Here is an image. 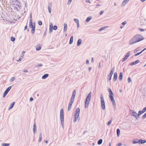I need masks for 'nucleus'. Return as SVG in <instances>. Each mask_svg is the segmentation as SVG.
I'll use <instances>...</instances> for the list:
<instances>
[{
	"instance_id": "f257e3e1",
	"label": "nucleus",
	"mask_w": 146,
	"mask_h": 146,
	"mask_svg": "<svg viewBox=\"0 0 146 146\" xmlns=\"http://www.w3.org/2000/svg\"><path fill=\"white\" fill-rule=\"evenodd\" d=\"M144 39V37L141 35L140 34L136 35L129 41V44L132 45L134 43L142 40Z\"/></svg>"
},
{
	"instance_id": "f03ea898",
	"label": "nucleus",
	"mask_w": 146,
	"mask_h": 146,
	"mask_svg": "<svg viewBox=\"0 0 146 146\" xmlns=\"http://www.w3.org/2000/svg\"><path fill=\"white\" fill-rule=\"evenodd\" d=\"M80 110V109L79 108H77L75 111L73 118V121L74 123L78 121H79Z\"/></svg>"
},
{
	"instance_id": "7ed1b4c3",
	"label": "nucleus",
	"mask_w": 146,
	"mask_h": 146,
	"mask_svg": "<svg viewBox=\"0 0 146 146\" xmlns=\"http://www.w3.org/2000/svg\"><path fill=\"white\" fill-rule=\"evenodd\" d=\"M29 26V28L31 29V33H33L35 30V23H33V22L32 17H31L30 19Z\"/></svg>"
},
{
	"instance_id": "20e7f679",
	"label": "nucleus",
	"mask_w": 146,
	"mask_h": 146,
	"mask_svg": "<svg viewBox=\"0 0 146 146\" xmlns=\"http://www.w3.org/2000/svg\"><path fill=\"white\" fill-rule=\"evenodd\" d=\"M60 116L61 124L62 127H63L64 124V110L62 108L60 109Z\"/></svg>"
},
{
	"instance_id": "39448f33",
	"label": "nucleus",
	"mask_w": 146,
	"mask_h": 146,
	"mask_svg": "<svg viewBox=\"0 0 146 146\" xmlns=\"http://www.w3.org/2000/svg\"><path fill=\"white\" fill-rule=\"evenodd\" d=\"M75 94L76 92L74 91L73 93V94L70 100V102L68 105V111H70L71 109L72 105L74 100Z\"/></svg>"
},
{
	"instance_id": "423d86ee",
	"label": "nucleus",
	"mask_w": 146,
	"mask_h": 146,
	"mask_svg": "<svg viewBox=\"0 0 146 146\" xmlns=\"http://www.w3.org/2000/svg\"><path fill=\"white\" fill-rule=\"evenodd\" d=\"M91 98V94L89 93L86 100V101L85 102V107L87 108L89 104L90 98Z\"/></svg>"
},
{
	"instance_id": "0eeeda50",
	"label": "nucleus",
	"mask_w": 146,
	"mask_h": 146,
	"mask_svg": "<svg viewBox=\"0 0 146 146\" xmlns=\"http://www.w3.org/2000/svg\"><path fill=\"white\" fill-rule=\"evenodd\" d=\"M130 112L131 115L135 117L137 119H138L139 118V117L137 116V113L134 110H130Z\"/></svg>"
},
{
	"instance_id": "6e6552de",
	"label": "nucleus",
	"mask_w": 146,
	"mask_h": 146,
	"mask_svg": "<svg viewBox=\"0 0 146 146\" xmlns=\"http://www.w3.org/2000/svg\"><path fill=\"white\" fill-rule=\"evenodd\" d=\"M101 96V106L103 110H104L105 109V102L103 97Z\"/></svg>"
},
{
	"instance_id": "1a4fd4ad",
	"label": "nucleus",
	"mask_w": 146,
	"mask_h": 146,
	"mask_svg": "<svg viewBox=\"0 0 146 146\" xmlns=\"http://www.w3.org/2000/svg\"><path fill=\"white\" fill-rule=\"evenodd\" d=\"M130 52L129 51H128L126 55L125 56V57L123 58V59L122 60V62H123L125 61V60H126L127 58H128V57L130 55Z\"/></svg>"
},
{
	"instance_id": "9d476101",
	"label": "nucleus",
	"mask_w": 146,
	"mask_h": 146,
	"mask_svg": "<svg viewBox=\"0 0 146 146\" xmlns=\"http://www.w3.org/2000/svg\"><path fill=\"white\" fill-rule=\"evenodd\" d=\"M108 90L110 94L109 97L110 98H113V94L110 88H108Z\"/></svg>"
},
{
	"instance_id": "9b49d317",
	"label": "nucleus",
	"mask_w": 146,
	"mask_h": 146,
	"mask_svg": "<svg viewBox=\"0 0 146 146\" xmlns=\"http://www.w3.org/2000/svg\"><path fill=\"white\" fill-rule=\"evenodd\" d=\"M53 25L52 23H50L49 25V32L51 33L53 31Z\"/></svg>"
},
{
	"instance_id": "f8f14e48",
	"label": "nucleus",
	"mask_w": 146,
	"mask_h": 146,
	"mask_svg": "<svg viewBox=\"0 0 146 146\" xmlns=\"http://www.w3.org/2000/svg\"><path fill=\"white\" fill-rule=\"evenodd\" d=\"M110 99L111 100V102H112V103L113 106V108L114 110H115L116 108V106L115 102L114 99V98H110Z\"/></svg>"
},
{
	"instance_id": "ddd939ff",
	"label": "nucleus",
	"mask_w": 146,
	"mask_h": 146,
	"mask_svg": "<svg viewBox=\"0 0 146 146\" xmlns=\"http://www.w3.org/2000/svg\"><path fill=\"white\" fill-rule=\"evenodd\" d=\"M74 21L77 24V27H79L80 26L79 20L77 19H74Z\"/></svg>"
},
{
	"instance_id": "4468645a",
	"label": "nucleus",
	"mask_w": 146,
	"mask_h": 146,
	"mask_svg": "<svg viewBox=\"0 0 146 146\" xmlns=\"http://www.w3.org/2000/svg\"><path fill=\"white\" fill-rule=\"evenodd\" d=\"M63 30L64 32H65L67 30V25L66 23H64L63 24Z\"/></svg>"
},
{
	"instance_id": "2eb2a0df",
	"label": "nucleus",
	"mask_w": 146,
	"mask_h": 146,
	"mask_svg": "<svg viewBox=\"0 0 146 146\" xmlns=\"http://www.w3.org/2000/svg\"><path fill=\"white\" fill-rule=\"evenodd\" d=\"M140 61L139 60H137L135 61L131 62V65L132 66L133 65H135L137 63L139 62Z\"/></svg>"
},
{
	"instance_id": "dca6fc26",
	"label": "nucleus",
	"mask_w": 146,
	"mask_h": 146,
	"mask_svg": "<svg viewBox=\"0 0 146 146\" xmlns=\"http://www.w3.org/2000/svg\"><path fill=\"white\" fill-rule=\"evenodd\" d=\"M117 73L115 72L114 74L113 80L115 81L117 80Z\"/></svg>"
},
{
	"instance_id": "f3484780",
	"label": "nucleus",
	"mask_w": 146,
	"mask_h": 146,
	"mask_svg": "<svg viewBox=\"0 0 146 146\" xmlns=\"http://www.w3.org/2000/svg\"><path fill=\"white\" fill-rule=\"evenodd\" d=\"M82 40L81 39H79L77 42V46H79L82 43Z\"/></svg>"
},
{
	"instance_id": "a211bd4d",
	"label": "nucleus",
	"mask_w": 146,
	"mask_h": 146,
	"mask_svg": "<svg viewBox=\"0 0 146 146\" xmlns=\"http://www.w3.org/2000/svg\"><path fill=\"white\" fill-rule=\"evenodd\" d=\"M146 50V48H144L142 51H141L140 52H138L137 54H135L134 55L135 56H137L138 55H139L140 54H141L144 51Z\"/></svg>"
},
{
	"instance_id": "6ab92c4d",
	"label": "nucleus",
	"mask_w": 146,
	"mask_h": 146,
	"mask_svg": "<svg viewBox=\"0 0 146 146\" xmlns=\"http://www.w3.org/2000/svg\"><path fill=\"white\" fill-rule=\"evenodd\" d=\"M92 16H89L88 17L86 20V21L87 23L88 22L90 21L92 19Z\"/></svg>"
},
{
	"instance_id": "aec40b11",
	"label": "nucleus",
	"mask_w": 146,
	"mask_h": 146,
	"mask_svg": "<svg viewBox=\"0 0 146 146\" xmlns=\"http://www.w3.org/2000/svg\"><path fill=\"white\" fill-rule=\"evenodd\" d=\"M41 46L40 45H38L36 46V50L37 51L40 50L41 49Z\"/></svg>"
},
{
	"instance_id": "412c9836",
	"label": "nucleus",
	"mask_w": 146,
	"mask_h": 146,
	"mask_svg": "<svg viewBox=\"0 0 146 146\" xmlns=\"http://www.w3.org/2000/svg\"><path fill=\"white\" fill-rule=\"evenodd\" d=\"M15 104V102H13L11 103L9 107V109L10 110L12 108Z\"/></svg>"
},
{
	"instance_id": "4be33fe9",
	"label": "nucleus",
	"mask_w": 146,
	"mask_h": 146,
	"mask_svg": "<svg viewBox=\"0 0 146 146\" xmlns=\"http://www.w3.org/2000/svg\"><path fill=\"white\" fill-rule=\"evenodd\" d=\"M129 0H124L121 4L123 6H124Z\"/></svg>"
},
{
	"instance_id": "5701e85b",
	"label": "nucleus",
	"mask_w": 146,
	"mask_h": 146,
	"mask_svg": "<svg viewBox=\"0 0 146 146\" xmlns=\"http://www.w3.org/2000/svg\"><path fill=\"white\" fill-rule=\"evenodd\" d=\"M139 143L141 144H143L146 142V140H143L142 139H139Z\"/></svg>"
},
{
	"instance_id": "b1692460",
	"label": "nucleus",
	"mask_w": 146,
	"mask_h": 146,
	"mask_svg": "<svg viewBox=\"0 0 146 146\" xmlns=\"http://www.w3.org/2000/svg\"><path fill=\"white\" fill-rule=\"evenodd\" d=\"M123 78V73L122 72L120 73L119 78L120 80H122Z\"/></svg>"
},
{
	"instance_id": "393cba45",
	"label": "nucleus",
	"mask_w": 146,
	"mask_h": 146,
	"mask_svg": "<svg viewBox=\"0 0 146 146\" xmlns=\"http://www.w3.org/2000/svg\"><path fill=\"white\" fill-rule=\"evenodd\" d=\"M74 40V38L73 36H72L70 39V40L69 42V44H71L73 43Z\"/></svg>"
},
{
	"instance_id": "a878e982",
	"label": "nucleus",
	"mask_w": 146,
	"mask_h": 146,
	"mask_svg": "<svg viewBox=\"0 0 146 146\" xmlns=\"http://www.w3.org/2000/svg\"><path fill=\"white\" fill-rule=\"evenodd\" d=\"M48 76V74H46L43 75L42 77V78L43 79H45Z\"/></svg>"
},
{
	"instance_id": "bb28decb",
	"label": "nucleus",
	"mask_w": 146,
	"mask_h": 146,
	"mask_svg": "<svg viewBox=\"0 0 146 146\" xmlns=\"http://www.w3.org/2000/svg\"><path fill=\"white\" fill-rule=\"evenodd\" d=\"M114 68L111 69V71L110 73V74L109 75L112 76V75L113 74V72H114Z\"/></svg>"
},
{
	"instance_id": "cd10ccee",
	"label": "nucleus",
	"mask_w": 146,
	"mask_h": 146,
	"mask_svg": "<svg viewBox=\"0 0 146 146\" xmlns=\"http://www.w3.org/2000/svg\"><path fill=\"white\" fill-rule=\"evenodd\" d=\"M144 113V112L142 110L141 111L139 110L138 111V114H137V116L138 117H139V116L141 115L142 113Z\"/></svg>"
},
{
	"instance_id": "c85d7f7f",
	"label": "nucleus",
	"mask_w": 146,
	"mask_h": 146,
	"mask_svg": "<svg viewBox=\"0 0 146 146\" xmlns=\"http://www.w3.org/2000/svg\"><path fill=\"white\" fill-rule=\"evenodd\" d=\"M116 131L117 136L119 137L120 134V131L119 129H117Z\"/></svg>"
},
{
	"instance_id": "c756f323",
	"label": "nucleus",
	"mask_w": 146,
	"mask_h": 146,
	"mask_svg": "<svg viewBox=\"0 0 146 146\" xmlns=\"http://www.w3.org/2000/svg\"><path fill=\"white\" fill-rule=\"evenodd\" d=\"M139 139H136L135 140L133 141V144L137 143H139Z\"/></svg>"
},
{
	"instance_id": "7c9ffc66",
	"label": "nucleus",
	"mask_w": 146,
	"mask_h": 146,
	"mask_svg": "<svg viewBox=\"0 0 146 146\" xmlns=\"http://www.w3.org/2000/svg\"><path fill=\"white\" fill-rule=\"evenodd\" d=\"M140 49V47H138L135 50H134V52L135 53H136L137 52V51L139 50Z\"/></svg>"
},
{
	"instance_id": "2f4dec72",
	"label": "nucleus",
	"mask_w": 146,
	"mask_h": 146,
	"mask_svg": "<svg viewBox=\"0 0 146 146\" xmlns=\"http://www.w3.org/2000/svg\"><path fill=\"white\" fill-rule=\"evenodd\" d=\"M42 140V136L41 135H40L39 136L38 139V141L40 142Z\"/></svg>"
},
{
	"instance_id": "473e14b6",
	"label": "nucleus",
	"mask_w": 146,
	"mask_h": 146,
	"mask_svg": "<svg viewBox=\"0 0 146 146\" xmlns=\"http://www.w3.org/2000/svg\"><path fill=\"white\" fill-rule=\"evenodd\" d=\"M15 80V78L14 77H11L10 80H9V81L11 82H13V81Z\"/></svg>"
},
{
	"instance_id": "72a5a7b5",
	"label": "nucleus",
	"mask_w": 146,
	"mask_h": 146,
	"mask_svg": "<svg viewBox=\"0 0 146 146\" xmlns=\"http://www.w3.org/2000/svg\"><path fill=\"white\" fill-rule=\"evenodd\" d=\"M57 28L58 27L56 25H54L53 27V30H56L57 29Z\"/></svg>"
},
{
	"instance_id": "f704fd0d",
	"label": "nucleus",
	"mask_w": 146,
	"mask_h": 146,
	"mask_svg": "<svg viewBox=\"0 0 146 146\" xmlns=\"http://www.w3.org/2000/svg\"><path fill=\"white\" fill-rule=\"evenodd\" d=\"M8 93H6V92H5L3 93V98H5L6 95H7Z\"/></svg>"
},
{
	"instance_id": "c9c22d12",
	"label": "nucleus",
	"mask_w": 146,
	"mask_h": 146,
	"mask_svg": "<svg viewBox=\"0 0 146 146\" xmlns=\"http://www.w3.org/2000/svg\"><path fill=\"white\" fill-rule=\"evenodd\" d=\"M146 117V113L144 114L142 117V118L143 119H144Z\"/></svg>"
},
{
	"instance_id": "e433bc0d",
	"label": "nucleus",
	"mask_w": 146,
	"mask_h": 146,
	"mask_svg": "<svg viewBox=\"0 0 146 146\" xmlns=\"http://www.w3.org/2000/svg\"><path fill=\"white\" fill-rule=\"evenodd\" d=\"M11 88V86H9L8 87L6 90H7V91H8V92H9V91L10 90Z\"/></svg>"
},
{
	"instance_id": "4c0bfd02",
	"label": "nucleus",
	"mask_w": 146,
	"mask_h": 146,
	"mask_svg": "<svg viewBox=\"0 0 146 146\" xmlns=\"http://www.w3.org/2000/svg\"><path fill=\"white\" fill-rule=\"evenodd\" d=\"M138 30L141 32H143L145 30H146V29H143L139 28Z\"/></svg>"
},
{
	"instance_id": "58836bf2",
	"label": "nucleus",
	"mask_w": 146,
	"mask_h": 146,
	"mask_svg": "<svg viewBox=\"0 0 146 146\" xmlns=\"http://www.w3.org/2000/svg\"><path fill=\"white\" fill-rule=\"evenodd\" d=\"M10 145L9 143H4L3 144V146H8Z\"/></svg>"
},
{
	"instance_id": "ea45409f",
	"label": "nucleus",
	"mask_w": 146,
	"mask_h": 146,
	"mask_svg": "<svg viewBox=\"0 0 146 146\" xmlns=\"http://www.w3.org/2000/svg\"><path fill=\"white\" fill-rule=\"evenodd\" d=\"M108 27L104 26L101 28V31L104 29L106 28H107Z\"/></svg>"
},
{
	"instance_id": "a19ab883",
	"label": "nucleus",
	"mask_w": 146,
	"mask_h": 146,
	"mask_svg": "<svg viewBox=\"0 0 146 146\" xmlns=\"http://www.w3.org/2000/svg\"><path fill=\"white\" fill-rule=\"evenodd\" d=\"M112 122V120H110L107 123V125H110L111 123Z\"/></svg>"
},
{
	"instance_id": "79ce46f5",
	"label": "nucleus",
	"mask_w": 146,
	"mask_h": 146,
	"mask_svg": "<svg viewBox=\"0 0 146 146\" xmlns=\"http://www.w3.org/2000/svg\"><path fill=\"white\" fill-rule=\"evenodd\" d=\"M22 59V57L20 58L18 60H17L16 61L17 62H19V61H21Z\"/></svg>"
},
{
	"instance_id": "37998d69",
	"label": "nucleus",
	"mask_w": 146,
	"mask_h": 146,
	"mask_svg": "<svg viewBox=\"0 0 146 146\" xmlns=\"http://www.w3.org/2000/svg\"><path fill=\"white\" fill-rule=\"evenodd\" d=\"M42 22L40 21H38V24L40 25H42Z\"/></svg>"
},
{
	"instance_id": "c03bdc74",
	"label": "nucleus",
	"mask_w": 146,
	"mask_h": 146,
	"mask_svg": "<svg viewBox=\"0 0 146 146\" xmlns=\"http://www.w3.org/2000/svg\"><path fill=\"white\" fill-rule=\"evenodd\" d=\"M142 110L144 112V113H145V111H146V107L143 108Z\"/></svg>"
},
{
	"instance_id": "a18cd8bd",
	"label": "nucleus",
	"mask_w": 146,
	"mask_h": 146,
	"mask_svg": "<svg viewBox=\"0 0 146 146\" xmlns=\"http://www.w3.org/2000/svg\"><path fill=\"white\" fill-rule=\"evenodd\" d=\"M108 79L109 80H111V78L112 76H110V75H108Z\"/></svg>"
},
{
	"instance_id": "49530a36",
	"label": "nucleus",
	"mask_w": 146,
	"mask_h": 146,
	"mask_svg": "<svg viewBox=\"0 0 146 146\" xmlns=\"http://www.w3.org/2000/svg\"><path fill=\"white\" fill-rule=\"evenodd\" d=\"M15 38L13 37H11V40L12 41H15Z\"/></svg>"
},
{
	"instance_id": "de8ad7c7",
	"label": "nucleus",
	"mask_w": 146,
	"mask_h": 146,
	"mask_svg": "<svg viewBox=\"0 0 146 146\" xmlns=\"http://www.w3.org/2000/svg\"><path fill=\"white\" fill-rule=\"evenodd\" d=\"M128 83H129L131 81V78L130 77H129L128 78Z\"/></svg>"
},
{
	"instance_id": "09e8293b",
	"label": "nucleus",
	"mask_w": 146,
	"mask_h": 146,
	"mask_svg": "<svg viewBox=\"0 0 146 146\" xmlns=\"http://www.w3.org/2000/svg\"><path fill=\"white\" fill-rule=\"evenodd\" d=\"M89 61L88 60H87L86 61V63L87 64H89Z\"/></svg>"
},
{
	"instance_id": "8fccbe9b",
	"label": "nucleus",
	"mask_w": 146,
	"mask_h": 146,
	"mask_svg": "<svg viewBox=\"0 0 146 146\" xmlns=\"http://www.w3.org/2000/svg\"><path fill=\"white\" fill-rule=\"evenodd\" d=\"M122 145V144L121 143H118L117 145V146H120Z\"/></svg>"
},
{
	"instance_id": "3c124183",
	"label": "nucleus",
	"mask_w": 146,
	"mask_h": 146,
	"mask_svg": "<svg viewBox=\"0 0 146 146\" xmlns=\"http://www.w3.org/2000/svg\"><path fill=\"white\" fill-rule=\"evenodd\" d=\"M127 23V22L126 21H124L122 23V25H125Z\"/></svg>"
},
{
	"instance_id": "603ef678",
	"label": "nucleus",
	"mask_w": 146,
	"mask_h": 146,
	"mask_svg": "<svg viewBox=\"0 0 146 146\" xmlns=\"http://www.w3.org/2000/svg\"><path fill=\"white\" fill-rule=\"evenodd\" d=\"M98 144L100 145V140H99L98 142Z\"/></svg>"
},
{
	"instance_id": "864d4df0",
	"label": "nucleus",
	"mask_w": 146,
	"mask_h": 146,
	"mask_svg": "<svg viewBox=\"0 0 146 146\" xmlns=\"http://www.w3.org/2000/svg\"><path fill=\"white\" fill-rule=\"evenodd\" d=\"M33 131L34 133L36 132V130L35 129H33Z\"/></svg>"
},
{
	"instance_id": "5fc2aeb1",
	"label": "nucleus",
	"mask_w": 146,
	"mask_h": 146,
	"mask_svg": "<svg viewBox=\"0 0 146 146\" xmlns=\"http://www.w3.org/2000/svg\"><path fill=\"white\" fill-rule=\"evenodd\" d=\"M30 99L31 101H32L33 100V99L32 98H31Z\"/></svg>"
},
{
	"instance_id": "6e6d98bb",
	"label": "nucleus",
	"mask_w": 146,
	"mask_h": 146,
	"mask_svg": "<svg viewBox=\"0 0 146 146\" xmlns=\"http://www.w3.org/2000/svg\"><path fill=\"white\" fill-rule=\"evenodd\" d=\"M5 92H6L7 93H8V92H8V91H7V90H5Z\"/></svg>"
},
{
	"instance_id": "4d7b16f0",
	"label": "nucleus",
	"mask_w": 146,
	"mask_h": 146,
	"mask_svg": "<svg viewBox=\"0 0 146 146\" xmlns=\"http://www.w3.org/2000/svg\"><path fill=\"white\" fill-rule=\"evenodd\" d=\"M27 28V26H26L25 27V29H26Z\"/></svg>"
},
{
	"instance_id": "13d9d810",
	"label": "nucleus",
	"mask_w": 146,
	"mask_h": 146,
	"mask_svg": "<svg viewBox=\"0 0 146 146\" xmlns=\"http://www.w3.org/2000/svg\"><path fill=\"white\" fill-rule=\"evenodd\" d=\"M88 69L89 70H91V67H89L88 68Z\"/></svg>"
},
{
	"instance_id": "bf43d9fd",
	"label": "nucleus",
	"mask_w": 146,
	"mask_h": 146,
	"mask_svg": "<svg viewBox=\"0 0 146 146\" xmlns=\"http://www.w3.org/2000/svg\"><path fill=\"white\" fill-rule=\"evenodd\" d=\"M92 62H94V58H92Z\"/></svg>"
},
{
	"instance_id": "052dcab7",
	"label": "nucleus",
	"mask_w": 146,
	"mask_h": 146,
	"mask_svg": "<svg viewBox=\"0 0 146 146\" xmlns=\"http://www.w3.org/2000/svg\"><path fill=\"white\" fill-rule=\"evenodd\" d=\"M103 11H101V15H102L103 13Z\"/></svg>"
},
{
	"instance_id": "680f3d73",
	"label": "nucleus",
	"mask_w": 146,
	"mask_h": 146,
	"mask_svg": "<svg viewBox=\"0 0 146 146\" xmlns=\"http://www.w3.org/2000/svg\"><path fill=\"white\" fill-rule=\"evenodd\" d=\"M44 142H45V143H47L48 142V141L47 140H46V141H45Z\"/></svg>"
},
{
	"instance_id": "e2e57ef3",
	"label": "nucleus",
	"mask_w": 146,
	"mask_h": 146,
	"mask_svg": "<svg viewBox=\"0 0 146 146\" xmlns=\"http://www.w3.org/2000/svg\"><path fill=\"white\" fill-rule=\"evenodd\" d=\"M69 0V1L70 2V3H69V4H70L72 0Z\"/></svg>"
},
{
	"instance_id": "0e129e2a",
	"label": "nucleus",
	"mask_w": 146,
	"mask_h": 146,
	"mask_svg": "<svg viewBox=\"0 0 146 146\" xmlns=\"http://www.w3.org/2000/svg\"><path fill=\"white\" fill-rule=\"evenodd\" d=\"M25 51H23L22 52V53L23 54H25Z\"/></svg>"
},
{
	"instance_id": "69168bd1",
	"label": "nucleus",
	"mask_w": 146,
	"mask_h": 146,
	"mask_svg": "<svg viewBox=\"0 0 146 146\" xmlns=\"http://www.w3.org/2000/svg\"><path fill=\"white\" fill-rule=\"evenodd\" d=\"M114 5L115 6H116V5H117V4H116V3H114Z\"/></svg>"
},
{
	"instance_id": "338daca9",
	"label": "nucleus",
	"mask_w": 146,
	"mask_h": 146,
	"mask_svg": "<svg viewBox=\"0 0 146 146\" xmlns=\"http://www.w3.org/2000/svg\"><path fill=\"white\" fill-rule=\"evenodd\" d=\"M24 72H27V70H24Z\"/></svg>"
},
{
	"instance_id": "774afa93",
	"label": "nucleus",
	"mask_w": 146,
	"mask_h": 146,
	"mask_svg": "<svg viewBox=\"0 0 146 146\" xmlns=\"http://www.w3.org/2000/svg\"><path fill=\"white\" fill-rule=\"evenodd\" d=\"M109 146H111V144L110 143H109Z\"/></svg>"
}]
</instances>
